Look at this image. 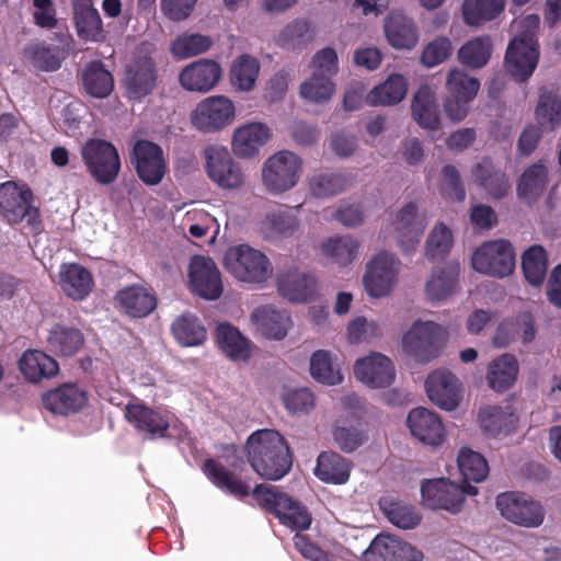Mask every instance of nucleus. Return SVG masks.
<instances>
[{
  "mask_svg": "<svg viewBox=\"0 0 561 561\" xmlns=\"http://www.w3.org/2000/svg\"><path fill=\"white\" fill-rule=\"evenodd\" d=\"M117 308L133 318H142L151 313L157 306L153 293L140 285L123 288L115 295Z\"/></svg>",
  "mask_w": 561,
  "mask_h": 561,
  "instance_id": "f704fd0d",
  "label": "nucleus"
},
{
  "mask_svg": "<svg viewBox=\"0 0 561 561\" xmlns=\"http://www.w3.org/2000/svg\"><path fill=\"white\" fill-rule=\"evenodd\" d=\"M516 265V254L512 243L495 239L481 243L472 253V268L483 275L503 278L510 276Z\"/></svg>",
  "mask_w": 561,
  "mask_h": 561,
  "instance_id": "9d476101",
  "label": "nucleus"
},
{
  "mask_svg": "<svg viewBox=\"0 0 561 561\" xmlns=\"http://www.w3.org/2000/svg\"><path fill=\"white\" fill-rule=\"evenodd\" d=\"M260 71L261 64L255 56L241 54L230 64V84L238 92L249 93L255 89Z\"/></svg>",
  "mask_w": 561,
  "mask_h": 561,
  "instance_id": "58836bf2",
  "label": "nucleus"
},
{
  "mask_svg": "<svg viewBox=\"0 0 561 561\" xmlns=\"http://www.w3.org/2000/svg\"><path fill=\"white\" fill-rule=\"evenodd\" d=\"M26 62L44 71H55L60 67L61 56L58 50L44 44H33L24 51Z\"/></svg>",
  "mask_w": 561,
  "mask_h": 561,
  "instance_id": "338daca9",
  "label": "nucleus"
},
{
  "mask_svg": "<svg viewBox=\"0 0 561 561\" xmlns=\"http://www.w3.org/2000/svg\"><path fill=\"white\" fill-rule=\"evenodd\" d=\"M43 405L54 414L68 415L84 409L89 398L87 391L76 383H64L45 392Z\"/></svg>",
  "mask_w": 561,
  "mask_h": 561,
  "instance_id": "393cba45",
  "label": "nucleus"
},
{
  "mask_svg": "<svg viewBox=\"0 0 561 561\" xmlns=\"http://www.w3.org/2000/svg\"><path fill=\"white\" fill-rule=\"evenodd\" d=\"M519 376V363L515 355L503 353L492 358L485 373L488 387L496 393H504L514 387Z\"/></svg>",
  "mask_w": 561,
  "mask_h": 561,
  "instance_id": "c756f323",
  "label": "nucleus"
},
{
  "mask_svg": "<svg viewBox=\"0 0 561 561\" xmlns=\"http://www.w3.org/2000/svg\"><path fill=\"white\" fill-rule=\"evenodd\" d=\"M250 319L255 330L267 340H283L291 327L290 316L271 305L255 308Z\"/></svg>",
  "mask_w": 561,
  "mask_h": 561,
  "instance_id": "cd10ccee",
  "label": "nucleus"
},
{
  "mask_svg": "<svg viewBox=\"0 0 561 561\" xmlns=\"http://www.w3.org/2000/svg\"><path fill=\"white\" fill-rule=\"evenodd\" d=\"M477 423L485 438L496 440L522 435L525 430L520 412L512 405H485L479 410Z\"/></svg>",
  "mask_w": 561,
  "mask_h": 561,
  "instance_id": "f8f14e48",
  "label": "nucleus"
},
{
  "mask_svg": "<svg viewBox=\"0 0 561 561\" xmlns=\"http://www.w3.org/2000/svg\"><path fill=\"white\" fill-rule=\"evenodd\" d=\"M409 87V79L404 75L392 72L375 85L364 101L370 106H394L407 98Z\"/></svg>",
  "mask_w": 561,
  "mask_h": 561,
  "instance_id": "473e14b6",
  "label": "nucleus"
},
{
  "mask_svg": "<svg viewBox=\"0 0 561 561\" xmlns=\"http://www.w3.org/2000/svg\"><path fill=\"white\" fill-rule=\"evenodd\" d=\"M126 419L137 430L150 436H163L169 427V421L140 402L130 403L126 408Z\"/></svg>",
  "mask_w": 561,
  "mask_h": 561,
  "instance_id": "c03bdc74",
  "label": "nucleus"
},
{
  "mask_svg": "<svg viewBox=\"0 0 561 561\" xmlns=\"http://www.w3.org/2000/svg\"><path fill=\"white\" fill-rule=\"evenodd\" d=\"M187 288L205 300H217L224 291L221 273L211 257L194 255L186 267Z\"/></svg>",
  "mask_w": 561,
  "mask_h": 561,
  "instance_id": "2eb2a0df",
  "label": "nucleus"
},
{
  "mask_svg": "<svg viewBox=\"0 0 561 561\" xmlns=\"http://www.w3.org/2000/svg\"><path fill=\"white\" fill-rule=\"evenodd\" d=\"M458 268L447 265L435 268L425 283V295L431 301H445L458 288Z\"/></svg>",
  "mask_w": 561,
  "mask_h": 561,
  "instance_id": "37998d69",
  "label": "nucleus"
},
{
  "mask_svg": "<svg viewBox=\"0 0 561 561\" xmlns=\"http://www.w3.org/2000/svg\"><path fill=\"white\" fill-rule=\"evenodd\" d=\"M477 494L476 486L458 484L447 478L428 479L421 483L422 504L433 511L457 514L462 510L466 497Z\"/></svg>",
  "mask_w": 561,
  "mask_h": 561,
  "instance_id": "6e6552de",
  "label": "nucleus"
},
{
  "mask_svg": "<svg viewBox=\"0 0 561 561\" xmlns=\"http://www.w3.org/2000/svg\"><path fill=\"white\" fill-rule=\"evenodd\" d=\"M380 505L389 522L399 528L413 529L422 520L420 512L413 505L387 499Z\"/></svg>",
  "mask_w": 561,
  "mask_h": 561,
  "instance_id": "4d7b16f0",
  "label": "nucleus"
},
{
  "mask_svg": "<svg viewBox=\"0 0 561 561\" xmlns=\"http://www.w3.org/2000/svg\"><path fill=\"white\" fill-rule=\"evenodd\" d=\"M183 232H188L192 238H203L207 232L214 229V238L219 233V224L217 219L202 208H191L186 210L179 222Z\"/></svg>",
  "mask_w": 561,
  "mask_h": 561,
  "instance_id": "8fccbe9b",
  "label": "nucleus"
},
{
  "mask_svg": "<svg viewBox=\"0 0 561 561\" xmlns=\"http://www.w3.org/2000/svg\"><path fill=\"white\" fill-rule=\"evenodd\" d=\"M83 87L94 98H106L114 88V80L101 64L89 65L83 72Z\"/></svg>",
  "mask_w": 561,
  "mask_h": 561,
  "instance_id": "bf43d9fd",
  "label": "nucleus"
},
{
  "mask_svg": "<svg viewBox=\"0 0 561 561\" xmlns=\"http://www.w3.org/2000/svg\"><path fill=\"white\" fill-rule=\"evenodd\" d=\"M73 19L77 34L81 39L101 42L105 38L101 16L90 0L76 3Z\"/></svg>",
  "mask_w": 561,
  "mask_h": 561,
  "instance_id": "a19ab883",
  "label": "nucleus"
},
{
  "mask_svg": "<svg viewBox=\"0 0 561 561\" xmlns=\"http://www.w3.org/2000/svg\"><path fill=\"white\" fill-rule=\"evenodd\" d=\"M273 130L262 121H247L233 128L230 137V150L240 160L257 158L271 141Z\"/></svg>",
  "mask_w": 561,
  "mask_h": 561,
  "instance_id": "f3484780",
  "label": "nucleus"
},
{
  "mask_svg": "<svg viewBox=\"0 0 561 561\" xmlns=\"http://www.w3.org/2000/svg\"><path fill=\"white\" fill-rule=\"evenodd\" d=\"M222 78V68L214 59L202 58L184 66L178 76L180 87L192 93L213 91Z\"/></svg>",
  "mask_w": 561,
  "mask_h": 561,
  "instance_id": "412c9836",
  "label": "nucleus"
},
{
  "mask_svg": "<svg viewBox=\"0 0 561 561\" xmlns=\"http://www.w3.org/2000/svg\"><path fill=\"white\" fill-rule=\"evenodd\" d=\"M405 424L412 437L419 443L433 448L440 447L447 432L442 417L426 408H415L407 416Z\"/></svg>",
  "mask_w": 561,
  "mask_h": 561,
  "instance_id": "4be33fe9",
  "label": "nucleus"
},
{
  "mask_svg": "<svg viewBox=\"0 0 561 561\" xmlns=\"http://www.w3.org/2000/svg\"><path fill=\"white\" fill-rule=\"evenodd\" d=\"M336 87L333 79L328 76H320L310 72L299 88L300 96L307 102L323 104L329 102L335 94Z\"/></svg>",
  "mask_w": 561,
  "mask_h": 561,
  "instance_id": "864d4df0",
  "label": "nucleus"
},
{
  "mask_svg": "<svg viewBox=\"0 0 561 561\" xmlns=\"http://www.w3.org/2000/svg\"><path fill=\"white\" fill-rule=\"evenodd\" d=\"M84 335L78 328L66 323H53L46 330L47 348L58 355L71 357L84 346Z\"/></svg>",
  "mask_w": 561,
  "mask_h": 561,
  "instance_id": "2f4dec72",
  "label": "nucleus"
},
{
  "mask_svg": "<svg viewBox=\"0 0 561 561\" xmlns=\"http://www.w3.org/2000/svg\"><path fill=\"white\" fill-rule=\"evenodd\" d=\"M424 556L413 545L394 536L378 535L364 552L365 561H423Z\"/></svg>",
  "mask_w": 561,
  "mask_h": 561,
  "instance_id": "5701e85b",
  "label": "nucleus"
},
{
  "mask_svg": "<svg viewBox=\"0 0 561 561\" xmlns=\"http://www.w3.org/2000/svg\"><path fill=\"white\" fill-rule=\"evenodd\" d=\"M249 461L263 478L279 480L291 467V455L284 436L274 430H259L247 440Z\"/></svg>",
  "mask_w": 561,
  "mask_h": 561,
  "instance_id": "f03ea898",
  "label": "nucleus"
},
{
  "mask_svg": "<svg viewBox=\"0 0 561 561\" xmlns=\"http://www.w3.org/2000/svg\"><path fill=\"white\" fill-rule=\"evenodd\" d=\"M492 54V42L489 36H478L466 42L458 50L459 61L470 68H481L489 61Z\"/></svg>",
  "mask_w": 561,
  "mask_h": 561,
  "instance_id": "13d9d810",
  "label": "nucleus"
},
{
  "mask_svg": "<svg viewBox=\"0 0 561 561\" xmlns=\"http://www.w3.org/2000/svg\"><path fill=\"white\" fill-rule=\"evenodd\" d=\"M221 263L233 279L245 285L263 286L274 275L273 264L268 256L248 243L228 247Z\"/></svg>",
  "mask_w": 561,
  "mask_h": 561,
  "instance_id": "7ed1b4c3",
  "label": "nucleus"
},
{
  "mask_svg": "<svg viewBox=\"0 0 561 561\" xmlns=\"http://www.w3.org/2000/svg\"><path fill=\"white\" fill-rule=\"evenodd\" d=\"M401 261L387 250L374 253L365 264L363 286L370 298L389 296L399 282Z\"/></svg>",
  "mask_w": 561,
  "mask_h": 561,
  "instance_id": "0eeeda50",
  "label": "nucleus"
},
{
  "mask_svg": "<svg viewBox=\"0 0 561 561\" xmlns=\"http://www.w3.org/2000/svg\"><path fill=\"white\" fill-rule=\"evenodd\" d=\"M496 508L507 522L524 528H537L545 520L542 505L520 492H504L496 497Z\"/></svg>",
  "mask_w": 561,
  "mask_h": 561,
  "instance_id": "4468645a",
  "label": "nucleus"
},
{
  "mask_svg": "<svg viewBox=\"0 0 561 561\" xmlns=\"http://www.w3.org/2000/svg\"><path fill=\"white\" fill-rule=\"evenodd\" d=\"M522 270L526 280L535 287L542 285L547 276L548 253L539 244H534L522 254Z\"/></svg>",
  "mask_w": 561,
  "mask_h": 561,
  "instance_id": "de8ad7c7",
  "label": "nucleus"
},
{
  "mask_svg": "<svg viewBox=\"0 0 561 561\" xmlns=\"http://www.w3.org/2000/svg\"><path fill=\"white\" fill-rule=\"evenodd\" d=\"M88 173L100 184L113 183L121 172V157L110 141L91 138L80 149Z\"/></svg>",
  "mask_w": 561,
  "mask_h": 561,
  "instance_id": "1a4fd4ad",
  "label": "nucleus"
},
{
  "mask_svg": "<svg viewBox=\"0 0 561 561\" xmlns=\"http://www.w3.org/2000/svg\"><path fill=\"white\" fill-rule=\"evenodd\" d=\"M359 241L352 236L333 237L321 244L322 253L339 265L352 263L358 254Z\"/></svg>",
  "mask_w": 561,
  "mask_h": 561,
  "instance_id": "5fc2aeb1",
  "label": "nucleus"
},
{
  "mask_svg": "<svg viewBox=\"0 0 561 561\" xmlns=\"http://www.w3.org/2000/svg\"><path fill=\"white\" fill-rule=\"evenodd\" d=\"M57 283L67 297L77 301L85 299L94 287L92 274L78 263L61 264Z\"/></svg>",
  "mask_w": 561,
  "mask_h": 561,
  "instance_id": "7c9ffc66",
  "label": "nucleus"
},
{
  "mask_svg": "<svg viewBox=\"0 0 561 561\" xmlns=\"http://www.w3.org/2000/svg\"><path fill=\"white\" fill-rule=\"evenodd\" d=\"M203 469L208 479L221 490L239 497H243L248 494L249 486L230 474L215 460H207Z\"/></svg>",
  "mask_w": 561,
  "mask_h": 561,
  "instance_id": "052dcab7",
  "label": "nucleus"
},
{
  "mask_svg": "<svg viewBox=\"0 0 561 561\" xmlns=\"http://www.w3.org/2000/svg\"><path fill=\"white\" fill-rule=\"evenodd\" d=\"M313 39L310 23L306 19H295L287 23L275 36V43L285 49H299Z\"/></svg>",
  "mask_w": 561,
  "mask_h": 561,
  "instance_id": "09e8293b",
  "label": "nucleus"
},
{
  "mask_svg": "<svg viewBox=\"0 0 561 561\" xmlns=\"http://www.w3.org/2000/svg\"><path fill=\"white\" fill-rule=\"evenodd\" d=\"M506 0H463L462 21L466 25L481 27L496 20L505 10Z\"/></svg>",
  "mask_w": 561,
  "mask_h": 561,
  "instance_id": "79ce46f5",
  "label": "nucleus"
},
{
  "mask_svg": "<svg viewBox=\"0 0 561 561\" xmlns=\"http://www.w3.org/2000/svg\"><path fill=\"white\" fill-rule=\"evenodd\" d=\"M213 46V39L198 33H183L176 36L170 46L175 59L183 60L204 54Z\"/></svg>",
  "mask_w": 561,
  "mask_h": 561,
  "instance_id": "3c124183",
  "label": "nucleus"
},
{
  "mask_svg": "<svg viewBox=\"0 0 561 561\" xmlns=\"http://www.w3.org/2000/svg\"><path fill=\"white\" fill-rule=\"evenodd\" d=\"M541 133H552L561 126V100L553 93H542L535 111Z\"/></svg>",
  "mask_w": 561,
  "mask_h": 561,
  "instance_id": "603ef678",
  "label": "nucleus"
},
{
  "mask_svg": "<svg viewBox=\"0 0 561 561\" xmlns=\"http://www.w3.org/2000/svg\"><path fill=\"white\" fill-rule=\"evenodd\" d=\"M413 121L423 129L440 128L442 118L436 94L430 87H421L411 102Z\"/></svg>",
  "mask_w": 561,
  "mask_h": 561,
  "instance_id": "e433bc0d",
  "label": "nucleus"
},
{
  "mask_svg": "<svg viewBox=\"0 0 561 561\" xmlns=\"http://www.w3.org/2000/svg\"><path fill=\"white\" fill-rule=\"evenodd\" d=\"M131 161L138 178L148 186L160 184L168 172L164 152L152 141H137L133 148Z\"/></svg>",
  "mask_w": 561,
  "mask_h": 561,
  "instance_id": "aec40b11",
  "label": "nucleus"
},
{
  "mask_svg": "<svg viewBox=\"0 0 561 561\" xmlns=\"http://www.w3.org/2000/svg\"><path fill=\"white\" fill-rule=\"evenodd\" d=\"M18 366L23 378L30 383H41L55 378L59 374V364L46 352L28 348L22 353Z\"/></svg>",
  "mask_w": 561,
  "mask_h": 561,
  "instance_id": "bb28decb",
  "label": "nucleus"
},
{
  "mask_svg": "<svg viewBox=\"0 0 561 561\" xmlns=\"http://www.w3.org/2000/svg\"><path fill=\"white\" fill-rule=\"evenodd\" d=\"M174 339L182 346H198L207 339L206 328L191 313L179 316L171 325Z\"/></svg>",
  "mask_w": 561,
  "mask_h": 561,
  "instance_id": "49530a36",
  "label": "nucleus"
},
{
  "mask_svg": "<svg viewBox=\"0 0 561 561\" xmlns=\"http://www.w3.org/2000/svg\"><path fill=\"white\" fill-rule=\"evenodd\" d=\"M277 293L293 304H308L320 297L318 277L298 267H289L278 273Z\"/></svg>",
  "mask_w": 561,
  "mask_h": 561,
  "instance_id": "a211bd4d",
  "label": "nucleus"
},
{
  "mask_svg": "<svg viewBox=\"0 0 561 561\" xmlns=\"http://www.w3.org/2000/svg\"><path fill=\"white\" fill-rule=\"evenodd\" d=\"M352 462L335 451H322L316 461L313 474L323 483L342 485L348 482Z\"/></svg>",
  "mask_w": 561,
  "mask_h": 561,
  "instance_id": "4c0bfd02",
  "label": "nucleus"
},
{
  "mask_svg": "<svg viewBox=\"0 0 561 561\" xmlns=\"http://www.w3.org/2000/svg\"><path fill=\"white\" fill-rule=\"evenodd\" d=\"M383 34L389 46L401 51L415 49L421 38L415 21L401 12H390L386 16Z\"/></svg>",
  "mask_w": 561,
  "mask_h": 561,
  "instance_id": "b1692460",
  "label": "nucleus"
},
{
  "mask_svg": "<svg viewBox=\"0 0 561 561\" xmlns=\"http://www.w3.org/2000/svg\"><path fill=\"white\" fill-rule=\"evenodd\" d=\"M355 379L368 389H386L396 380L393 360L381 352H369L358 357L353 365Z\"/></svg>",
  "mask_w": 561,
  "mask_h": 561,
  "instance_id": "dca6fc26",
  "label": "nucleus"
},
{
  "mask_svg": "<svg viewBox=\"0 0 561 561\" xmlns=\"http://www.w3.org/2000/svg\"><path fill=\"white\" fill-rule=\"evenodd\" d=\"M304 162L289 150L271 154L262 164L261 182L266 192L279 195L293 190L299 182Z\"/></svg>",
  "mask_w": 561,
  "mask_h": 561,
  "instance_id": "20e7f679",
  "label": "nucleus"
},
{
  "mask_svg": "<svg viewBox=\"0 0 561 561\" xmlns=\"http://www.w3.org/2000/svg\"><path fill=\"white\" fill-rule=\"evenodd\" d=\"M237 115V105L231 98L214 94L196 103L188 118L194 129L204 134H215L231 126Z\"/></svg>",
  "mask_w": 561,
  "mask_h": 561,
  "instance_id": "423d86ee",
  "label": "nucleus"
},
{
  "mask_svg": "<svg viewBox=\"0 0 561 561\" xmlns=\"http://www.w3.org/2000/svg\"><path fill=\"white\" fill-rule=\"evenodd\" d=\"M453 49V43L448 37L438 36L423 47L420 61L426 68L436 67L450 57Z\"/></svg>",
  "mask_w": 561,
  "mask_h": 561,
  "instance_id": "774afa93",
  "label": "nucleus"
},
{
  "mask_svg": "<svg viewBox=\"0 0 561 561\" xmlns=\"http://www.w3.org/2000/svg\"><path fill=\"white\" fill-rule=\"evenodd\" d=\"M424 387L430 401L444 411H455L463 399L462 382L456 374L446 368H438L428 374Z\"/></svg>",
  "mask_w": 561,
  "mask_h": 561,
  "instance_id": "6ab92c4d",
  "label": "nucleus"
},
{
  "mask_svg": "<svg viewBox=\"0 0 561 561\" xmlns=\"http://www.w3.org/2000/svg\"><path fill=\"white\" fill-rule=\"evenodd\" d=\"M457 466L460 474L468 481L478 483L489 476V465L484 456L468 447L458 451Z\"/></svg>",
  "mask_w": 561,
  "mask_h": 561,
  "instance_id": "6e6d98bb",
  "label": "nucleus"
},
{
  "mask_svg": "<svg viewBox=\"0 0 561 561\" xmlns=\"http://www.w3.org/2000/svg\"><path fill=\"white\" fill-rule=\"evenodd\" d=\"M216 343L219 350L229 359L245 362L252 355L253 345L241 331L230 323H219L215 332Z\"/></svg>",
  "mask_w": 561,
  "mask_h": 561,
  "instance_id": "c9c22d12",
  "label": "nucleus"
},
{
  "mask_svg": "<svg viewBox=\"0 0 561 561\" xmlns=\"http://www.w3.org/2000/svg\"><path fill=\"white\" fill-rule=\"evenodd\" d=\"M204 159L206 174L215 185L225 191H237L244 186L245 173L225 146H208L204 150Z\"/></svg>",
  "mask_w": 561,
  "mask_h": 561,
  "instance_id": "9b49d317",
  "label": "nucleus"
},
{
  "mask_svg": "<svg viewBox=\"0 0 561 561\" xmlns=\"http://www.w3.org/2000/svg\"><path fill=\"white\" fill-rule=\"evenodd\" d=\"M253 496L261 507L271 511L283 525L295 530L310 527L312 518L308 510L276 486L261 484L254 489Z\"/></svg>",
  "mask_w": 561,
  "mask_h": 561,
  "instance_id": "39448f33",
  "label": "nucleus"
},
{
  "mask_svg": "<svg viewBox=\"0 0 561 561\" xmlns=\"http://www.w3.org/2000/svg\"><path fill=\"white\" fill-rule=\"evenodd\" d=\"M445 89L446 93L473 101L480 89V82L465 70L453 68L446 76Z\"/></svg>",
  "mask_w": 561,
  "mask_h": 561,
  "instance_id": "69168bd1",
  "label": "nucleus"
},
{
  "mask_svg": "<svg viewBox=\"0 0 561 561\" xmlns=\"http://www.w3.org/2000/svg\"><path fill=\"white\" fill-rule=\"evenodd\" d=\"M309 374L314 381L328 387L340 386L344 381L342 363L330 350L320 348L310 355Z\"/></svg>",
  "mask_w": 561,
  "mask_h": 561,
  "instance_id": "72a5a7b5",
  "label": "nucleus"
},
{
  "mask_svg": "<svg viewBox=\"0 0 561 561\" xmlns=\"http://www.w3.org/2000/svg\"><path fill=\"white\" fill-rule=\"evenodd\" d=\"M548 183V169L541 163L528 167L520 176L517 194L528 204L536 202L545 192Z\"/></svg>",
  "mask_w": 561,
  "mask_h": 561,
  "instance_id": "a18cd8bd",
  "label": "nucleus"
},
{
  "mask_svg": "<svg viewBox=\"0 0 561 561\" xmlns=\"http://www.w3.org/2000/svg\"><path fill=\"white\" fill-rule=\"evenodd\" d=\"M124 82L128 95L133 99H140L149 94L156 83V71L152 60L144 58L129 65Z\"/></svg>",
  "mask_w": 561,
  "mask_h": 561,
  "instance_id": "ea45409f",
  "label": "nucleus"
},
{
  "mask_svg": "<svg viewBox=\"0 0 561 561\" xmlns=\"http://www.w3.org/2000/svg\"><path fill=\"white\" fill-rule=\"evenodd\" d=\"M539 25L540 18L537 14H527L513 23L514 36L506 49L505 69L517 81L527 80L538 65Z\"/></svg>",
  "mask_w": 561,
  "mask_h": 561,
  "instance_id": "f257e3e1",
  "label": "nucleus"
},
{
  "mask_svg": "<svg viewBox=\"0 0 561 561\" xmlns=\"http://www.w3.org/2000/svg\"><path fill=\"white\" fill-rule=\"evenodd\" d=\"M454 245L451 229L444 222H436L425 242V256L432 260L444 259Z\"/></svg>",
  "mask_w": 561,
  "mask_h": 561,
  "instance_id": "680f3d73",
  "label": "nucleus"
},
{
  "mask_svg": "<svg viewBox=\"0 0 561 561\" xmlns=\"http://www.w3.org/2000/svg\"><path fill=\"white\" fill-rule=\"evenodd\" d=\"M444 329L433 321H414L402 336L403 351L419 363L434 359L440 348Z\"/></svg>",
  "mask_w": 561,
  "mask_h": 561,
  "instance_id": "ddd939ff",
  "label": "nucleus"
},
{
  "mask_svg": "<svg viewBox=\"0 0 561 561\" xmlns=\"http://www.w3.org/2000/svg\"><path fill=\"white\" fill-rule=\"evenodd\" d=\"M426 225L425 215L420 214L414 205L409 204L400 209L394 221V229L402 251L409 252L415 249Z\"/></svg>",
  "mask_w": 561,
  "mask_h": 561,
  "instance_id": "c85d7f7f",
  "label": "nucleus"
},
{
  "mask_svg": "<svg viewBox=\"0 0 561 561\" xmlns=\"http://www.w3.org/2000/svg\"><path fill=\"white\" fill-rule=\"evenodd\" d=\"M381 335V324L366 317H355L346 325V339L351 344L370 343Z\"/></svg>",
  "mask_w": 561,
  "mask_h": 561,
  "instance_id": "0e129e2a",
  "label": "nucleus"
},
{
  "mask_svg": "<svg viewBox=\"0 0 561 561\" xmlns=\"http://www.w3.org/2000/svg\"><path fill=\"white\" fill-rule=\"evenodd\" d=\"M473 179L481 183L494 198H502L510 190L506 175L494 171L489 161L479 163L472 171Z\"/></svg>",
  "mask_w": 561,
  "mask_h": 561,
  "instance_id": "e2e57ef3",
  "label": "nucleus"
},
{
  "mask_svg": "<svg viewBox=\"0 0 561 561\" xmlns=\"http://www.w3.org/2000/svg\"><path fill=\"white\" fill-rule=\"evenodd\" d=\"M33 194L25 184L5 182L0 184V214L7 221L15 224L32 211Z\"/></svg>",
  "mask_w": 561,
  "mask_h": 561,
  "instance_id": "a878e982",
  "label": "nucleus"
}]
</instances>
